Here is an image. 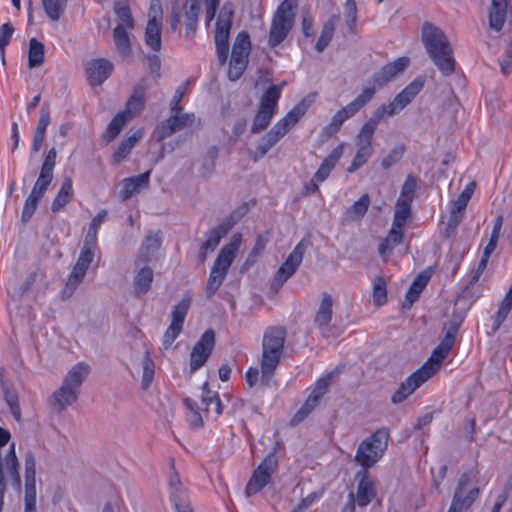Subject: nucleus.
Listing matches in <instances>:
<instances>
[{"label":"nucleus","instance_id":"1","mask_svg":"<svg viewBox=\"0 0 512 512\" xmlns=\"http://www.w3.org/2000/svg\"><path fill=\"white\" fill-rule=\"evenodd\" d=\"M421 40L428 56L441 75L449 77L454 74L456 60L446 34L434 24L425 22L422 26Z\"/></svg>","mask_w":512,"mask_h":512},{"label":"nucleus","instance_id":"2","mask_svg":"<svg viewBox=\"0 0 512 512\" xmlns=\"http://www.w3.org/2000/svg\"><path fill=\"white\" fill-rule=\"evenodd\" d=\"M452 347V344L441 340L434 348L429 359L399 385L391 397V402L393 404L404 402L416 389L435 375L440 370Z\"/></svg>","mask_w":512,"mask_h":512},{"label":"nucleus","instance_id":"3","mask_svg":"<svg viewBox=\"0 0 512 512\" xmlns=\"http://www.w3.org/2000/svg\"><path fill=\"white\" fill-rule=\"evenodd\" d=\"M286 330L284 327H268L262 340L260 381L267 386L274 375L284 352Z\"/></svg>","mask_w":512,"mask_h":512},{"label":"nucleus","instance_id":"4","mask_svg":"<svg viewBox=\"0 0 512 512\" xmlns=\"http://www.w3.org/2000/svg\"><path fill=\"white\" fill-rule=\"evenodd\" d=\"M90 372V368L84 362L74 365L65 376L62 385L50 398L53 409L62 412L68 406L77 401L80 388Z\"/></svg>","mask_w":512,"mask_h":512},{"label":"nucleus","instance_id":"5","mask_svg":"<svg viewBox=\"0 0 512 512\" xmlns=\"http://www.w3.org/2000/svg\"><path fill=\"white\" fill-rule=\"evenodd\" d=\"M389 438V430L382 427L361 441L355 454V462L363 468V471L372 468L382 459L387 450Z\"/></svg>","mask_w":512,"mask_h":512},{"label":"nucleus","instance_id":"6","mask_svg":"<svg viewBox=\"0 0 512 512\" xmlns=\"http://www.w3.org/2000/svg\"><path fill=\"white\" fill-rule=\"evenodd\" d=\"M242 235L234 234L230 242L222 247L211 268L207 281L206 293L208 297L213 296L223 283L228 270L236 257L241 246Z\"/></svg>","mask_w":512,"mask_h":512},{"label":"nucleus","instance_id":"7","mask_svg":"<svg viewBox=\"0 0 512 512\" xmlns=\"http://www.w3.org/2000/svg\"><path fill=\"white\" fill-rule=\"evenodd\" d=\"M297 0H283L271 20L268 44L271 48L280 45L291 32L296 16Z\"/></svg>","mask_w":512,"mask_h":512},{"label":"nucleus","instance_id":"8","mask_svg":"<svg viewBox=\"0 0 512 512\" xmlns=\"http://www.w3.org/2000/svg\"><path fill=\"white\" fill-rule=\"evenodd\" d=\"M256 204V200L250 199L233 210L217 227L210 229L207 239L200 248V257L204 260L207 253L213 252L219 245L221 239L238 223Z\"/></svg>","mask_w":512,"mask_h":512},{"label":"nucleus","instance_id":"9","mask_svg":"<svg viewBox=\"0 0 512 512\" xmlns=\"http://www.w3.org/2000/svg\"><path fill=\"white\" fill-rule=\"evenodd\" d=\"M374 88H363L361 93L346 106L339 109L332 117L329 124L323 128V134L331 137L336 134L342 127L343 123L355 116L362 108H364L374 97Z\"/></svg>","mask_w":512,"mask_h":512},{"label":"nucleus","instance_id":"10","mask_svg":"<svg viewBox=\"0 0 512 512\" xmlns=\"http://www.w3.org/2000/svg\"><path fill=\"white\" fill-rule=\"evenodd\" d=\"M473 480V472L463 473L457 484L448 512H463L468 510L480 494L478 487L468 488Z\"/></svg>","mask_w":512,"mask_h":512},{"label":"nucleus","instance_id":"11","mask_svg":"<svg viewBox=\"0 0 512 512\" xmlns=\"http://www.w3.org/2000/svg\"><path fill=\"white\" fill-rule=\"evenodd\" d=\"M192 303V295L187 292L183 298L174 306L171 313V323L166 329L162 345L164 349L171 347L183 330V324Z\"/></svg>","mask_w":512,"mask_h":512},{"label":"nucleus","instance_id":"12","mask_svg":"<svg viewBox=\"0 0 512 512\" xmlns=\"http://www.w3.org/2000/svg\"><path fill=\"white\" fill-rule=\"evenodd\" d=\"M308 244L309 243L303 239L294 247L292 252L287 256L286 260L277 270L271 284L273 289L278 290L281 288L284 283L295 274L303 261Z\"/></svg>","mask_w":512,"mask_h":512},{"label":"nucleus","instance_id":"13","mask_svg":"<svg viewBox=\"0 0 512 512\" xmlns=\"http://www.w3.org/2000/svg\"><path fill=\"white\" fill-rule=\"evenodd\" d=\"M277 467L278 459H275L273 454H267L248 481L245 488L246 495L248 497L255 495L269 484Z\"/></svg>","mask_w":512,"mask_h":512},{"label":"nucleus","instance_id":"14","mask_svg":"<svg viewBox=\"0 0 512 512\" xmlns=\"http://www.w3.org/2000/svg\"><path fill=\"white\" fill-rule=\"evenodd\" d=\"M95 256V251L90 250V248L83 249L80 252V255L68 276V280L64 286L62 291L63 298H69L76 291L79 284L83 281L86 272L93 262Z\"/></svg>","mask_w":512,"mask_h":512},{"label":"nucleus","instance_id":"15","mask_svg":"<svg viewBox=\"0 0 512 512\" xmlns=\"http://www.w3.org/2000/svg\"><path fill=\"white\" fill-rule=\"evenodd\" d=\"M307 104L304 100L296 104L283 118L278 120L274 126L266 133L267 138L272 144H277L286 133L296 125L299 119L306 113Z\"/></svg>","mask_w":512,"mask_h":512},{"label":"nucleus","instance_id":"16","mask_svg":"<svg viewBox=\"0 0 512 512\" xmlns=\"http://www.w3.org/2000/svg\"><path fill=\"white\" fill-rule=\"evenodd\" d=\"M307 104L304 100L296 104L283 118L278 120L274 126L266 133L267 138L272 144H277L286 133L296 125L299 119L306 113Z\"/></svg>","mask_w":512,"mask_h":512},{"label":"nucleus","instance_id":"17","mask_svg":"<svg viewBox=\"0 0 512 512\" xmlns=\"http://www.w3.org/2000/svg\"><path fill=\"white\" fill-rule=\"evenodd\" d=\"M215 332L212 329L206 330L195 343L190 353V371L192 373L205 365L215 347Z\"/></svg>","mask_w":512,"mask_h":512},{"label":"nucleus","instance_id":"18","mask_svg":"<svg viewBox=\"0 0 512 512\" xmlns=\"http://www.w3.org/2000/svg\"><path fill=\"white\" fill-rule=\"evenodd\" d=\"M410 64V59L407 56H402L396 60L387 63L379 71L375 72L369 81L371 86L367 88H374L375 91L387 85L397 75L402 73Z\"/></svg>","mask_w":512,"mask_h":512},{"label":"nucleus","instance_id":"19","mask_svg":"<svg viewBox=\"0 0 512 512\" xmlns=\"http://www.w3.org/2000/svg\"><path fill=\"white\" fill-rule=\"evenodd\" d=\"M195 121L194 113H177L168 117L166 120L161 122L156 130V137L158 141L170 137L177 131L182 130L185 127L191 126Z\"/></svg>","mask_w":512,"mask_h":512},{"label":"nucleus","instance_id":"20","mask_svg":"<svg viewBox=\"0 0 512 512\" xmlns=\"http://www.w3.org/2000/svg\"><path fill=\"white\" fill-rule=\"evenodd\" d=\"M373 138V135L359 130L355 137L356 154L348 168L349 172H355L372 157L374 152Z\"/></svg>","mask_w":512,"mask_h":512},{"label":"nucleus","instance_id":"21","mask_svg":"<svg viewBox=\"0 0 512 512\" xmlns=\"http://www.w3.org/2000/svg\"><path fill=\"white\" fill-rule=\"evenodd\" d=\"M333 316V297L324 292L314 317V325L320 331L323 337H329L331 328L330 323Z\"/></svg>","mask_w":512,"mask_h":512},{"label":"nucleus","instance_id":"22","mask_svg":"<svg viewBox=\"0 0 512 512\" xmlns=\"http://www.w3.org/2000/svg\"><path fill=\"white\" fill-rule=\"evenodd\" d=\"M470 198L471 194H459L458 198L453 202L448 222L445 227V236L447 238L455 235L457 227L465 215Z\"/></svg>","mask_w":512,"mask_h":512},{"label":"nucleus","instance_id":"23","mask_svg":"<svg viewBox=\"0 0 512 512\" xmlns=\"http://www.w3.org/2000/svg\"><path fill=\"white\" fill-rule=\"evenodd\" d=\"M154 273L148 264L137 265L134 262L133 294L141 297L149 292L152 286Z\"/></svg>","mask_w":512,"mask_h":512},{"label":"nucleus","instance_id":"24","mask_svg":"<svg viewBox=\"0 0 512 512\" xmlns=\"http://www.w3.org/2000/svg\"><path fill=\"white\" fill-rule=\"evenodd\" d=\"M234 9L230 2L224 3L222 6L215 28V42H229L230 30L233 22Z\"/></svg>","mask_w":512,"mask_h":512},{"label":"nucleus","instance_id":"25","mask_svg":"<svg viewBox=\"0 0 512 512\" xmlns=\"http://www.w3.org/2000/svg\"><path fill=\"white\" fill-rule=\"evenodd\" d=\"M425 81L422 77L415 78L390 102L396 112L404 109L422 91Z\"/></svg>","mask_w":512,"mask_h":512},{"label":"nucleus","instance_id":"26","mask_svg":"<svg viewBox=\"0 0 512 512\" xmlns=\"http://www.w3.org/2000/svg\"><path fill=\"white\" fill-rule=\"evenodd\" d=\"M113 64L104 58L92 60L87 67L89 83L93 86L101 85L112 74Z\"/></svg>","mask_w":512,"mask_h":512},{"label":"nucleus","instance_id":"27","mask_svg":"<svg viewBox=\"0 0 512 512\" xmlns=\"http://www.w3.org/2000/svg\"><path fill=\"white\" fill-rule=\"evenodd\" d=\"M147 90L148 86L144 79L134 86L133 92L126 103V107L122 111L126 113V116H129L130 119H133L144 108Z\"/></svg>","mask_w":512,"mask_h":512},{"label":"nucleus","instance_id":"28","mask_svg":"<svg viewBox=\"0 0 512 512\" xmlns=\"http://www.w3.org/2000/svg\"><path fill=\"white\" fill-rule=\"evenodd\" d=\"M359 479L355 500L360 507H366L376 496L374 483L370 479L367 471H359L356 474Z\"/></svg>","mask_w":512,"mask_h":512},{"label":"nucleus","instance_id":"29","mask_svg":"<svg viewBox=\"0 0 512 512\" xmlns=\"http://www.w3.org/2000/svg\"><path fill=\"white\" fill-rule=\"evenodd\" d=\"M250 50L251 41L249 34L246 31L239 32L232 47L230 61L234 64L242 65L247 68Z\"/></svg>","mask_w":512,"mask_h":512},{"label":"nucleus","instance_id":"30","mask_svg":"<svg viewBox=\"0 0 512 512\" xmlns=\"http://www.w3.org/2000/svg\"><path fill=\"white\" fill-rule=\"evenodd\" d=\"M161 233L149 231L136 257V264H149L161 246Z\"/></svg>","mask_w":512,"mask_h":512},{"label":"nucleus","instance_id":"31","mask_svg":"<svg viewBox=\"0 0 512 512\" xmlns=\"http://www.w3.org/2000/svg\"><path fill=\"white\" fill-rule=\"evenodd\" d=\"M396 113V110L390 103L382 104L372 113L370 118L362 125L360 130L374 136L379 123L384 119V117H390Z\"/></svg>","mask_w":512,"mask_h":512},{"label":"nucleus","instance_id":"32","mask_svg":"<svg viewBox=\"0 0 512 512\" xmlns=\"http://www.w3.org/2000/svg\"><path fill=\"white\" fill-rule=\"evenodd\" d=\"M412 194H400L395 207L392 224L404 228L411 215Z\"/></svg>","mask_w":512,"mask_h":512},{"label":"nucleus","instance_id":"33","mask_svg":"<svg viewBox=\"0 0 512 512\" xmlns=\"http://www.w3.org/2000/svg\"><path fill=\"white\" fill-rule=\"evenodd\" d=\"M507 2L491 1L489 9V27L491 30L500 32L507 18Z\"/></svg>","mask_w":512,"mask_h":512},{"label":"nucleus","instance_id":"34","mask_svg":"<svg viewBox=\"0 0 512 512\" xmlns=\"http://www.w3.org/2000/svg\"><path fill=\"white\" fill-rule=\"evenodd\" d=\"M142 137V129H137L132 135L123 139L113 153L114 162L120 163L123 161Z\"/></svg>","mask_w":512,"mask_h":512},{"label":"nucleus","instance_id":"35","mask_svg":"<svg viewBox=\"0 0 512 512\" xmlns=\"http://www.w3.org/2000/svg\"><path fill=\"white\" fill-rule=\"evenodd\" d=\"M339 22V16L338 15H332L329 17V19L324 23L321 34L316 42L315 49L317 52L321 53L325 50V48L329 45L331 42L336 25Z\"/></svg>","mask_w":512,"mask_h":512},{"label":"nucleus","instance_id":"36","mask_svg":"<svg viewBox=\"0 0 512 512\" xmlns=\"http://www.w3.org/2000/svg\"><path fill=\"white\" fill-rule=\"evenodd\" d=\"M498 240V237L490 236L489 241L484 248L483 255L478 263L477 269L468 282L469 286H473L479 281L480 276L487 267V263L491 254L495 251L497 247Z\"/></svg>","mask_w":512,"mask_h":512},{"label":"nucleus","instance_id":"37","mask_svg":"<svg viewBox=\"0 0 512 512\" xmlns=\"http://www.w3.org/2000/svg\"><path fill=\"white\" fill-rule=\"evenodd\" d=\"M162 24H155L153 22H147L144 41L154 52H160L162 49Z\"/></svg>","mask_w":512,"mask_h":512},{"label":"nucleus","instance_id":"38","mask_svg":"<svg viewBox=\"0 0 512 512\" xmlns=\"http://www.w3.org/2000/svg\"><path fill=\"white\" fill-rule=\"evenodd\" d=\"M404 228L392 227L388 233V236L380 243L378 252L381 256H384L387 252H391L397 245L403 241Z\"/></svg>","mask_w":512,"mask_h":512},{"label":"nucleus","instance_id":"39","mask_svg":"<svg viewBox=\"0 0 512 512\" xmlns=\"http://www.w3.org/2000/svg\"><path fill=\"white\" fill-rule=\"evenodd\" d=\"M284 86L285 82L268 87L261 97L259 107L275 112Z\"/></svg>","mask_w":512,"mask_h":512},{"label":"nucleus","instance_id":"40","mask_svg":"<svg viewBox=\"0 0 512 512\" xmlns=\"http://www.w3.org/2000/svg\"><path fill=\"white\" fill-rule=\"evenodd\" d=\"M150 179V171H146L137 176L125 178L122 180V188L120 192H140L148 188Z\"/></svg>","mask_w":512,"mask_h":512},{"label":"nucleus","instance_id":"41","mask_svg":"<svg viewBox=\"0 0 512 512\" xmlns=\"http://www.w3.org/2000/svg\"><path fill=\"white\" fill-rule=\"evenodd\" d=\"M130 120L131 119L129 118V116L128 117L126 116V113L121 112V111L118 112L112 118V120L107 125L105 131L103 132V135H102L103 139L106 140L107 142H110L113 139H115L121 132L124 125Z\"/></svg>","mask_w":512,"mask_h":512},{"label":"nucleus","instance_id":"42","mask_svg":"<svg viewBox=\"0 0 512 512\" xmlns=\"http://www.w3.org/2000/svg\"><path fill=\"white\" fill-rule=\"evenodd\" d=\"M186 34H194L197 30L198 16L200 12V0H186Z\"/></svg>","mask_w":512,"mask_h":512},{"label":"nucleus","instance_id":"43","mask_svg":"<svg viewBox=\"0 0 512 512\" xmlns=\"http://www.w3.org/2000/svg\"><path fill=\"white\" fill-rule=\"evenodd\" d=\"M113 38L117 50L122 57H127L131 53V44L129 34L123 25L118 24L113 30Z\"/></svg>","mask_w":512,"mask_h":512},{"label":"nucleus","instance_id":"44","mask_svg":"<svg viewBox=\"0 0 512 512\" xmlns=\"http://www.w3.org/2000/svg\"><path fill=\"white\" fill-rule=\"evenodd\" d=\"M45 56V47L43 43L36 38L29 40L28 67L35 68L43 64Z\"/></svg>","mask_w":512,"mask_h":512},{"label":"nucleus","instance_id":"45","mask_svg":"<svg viewBox=\"0 0 512 512\" xmlns=\"http://www.w3.org/2000/svg\"><path fill=\"white\" fill-rule=\"evenodd\" d=\"M36 460L29 451L25 455V492H36Z\"/></svg>","mask_w":512,"mask_h":512},{"label":"nucleus","instance_id":"46","mask_svg":"<svg viewBox=\"0 0 512 512\" xmlns=\"http://www.w3.org/2000/svg\"><path fill=\"white\" fill-rule=\"evenodd\" d=\"M44 11L52 21H58L66 10L68 0H41Z\"/></svg>","mask_w":512,"mask_h":512},{"label":"nucleus","instance_id":"47","mask_svg":"<svg viewBox=\"0 0 512 512\" xmlns=\"http://www.w3.org/2000/svg\"><path fill=\"white\" fill-rule=\"evenodd\" d=\"M274 114L275 112L271 110H266L259 107L253 120L251 132L256 134L266 129L270 124Z\"/></svg>","mask_w":512,"mask_h":512},{"label":"nucleus","instance_id":"48","mask_svg":"<svg viewBox=\"0 0 512 512\" xmlns=\"http://www.w3.org/2000/svg\"><path fill=\"white\" fill-rule=\"evenodd\" d=\"M339 371L337 369L325 374L324 376L320 377L316 384L314 389L312 390L310 397H315L314 400L317 402L320 401L322 396L327 392L328 387L331 384L332 378L337 375Z\"/></svg>","mask_w":512,"mask_h":512},{"label":"nucleus","instance_id":"49","mask_svg":"<svg viewBox=\"0 0 512 512\" xmlns=\"http://www.w3.org/2000/svg\"><path fill=\"white\" fill-rule=\"evenodd\" d=\"M315 397L308 396L305 403L300 407V409L295 413V415L290 420L291 426H296L301 423L318 405L319 402L314 400Z\"/></svg>","mask_w":512,"mask_h":512},{"label":"nucleus","instance_id":"50","mask_svg":"<svg viewBox=\"0 0 512 512\" xmlns=\"http://www.w3.org/2000/svg\"><path fill=\"white\" fill-rule=\"evenodd\" d=\"M184 405H185L186 409L189 411V413L187 414V418L190 423V426L193 428L202 427L203 419L198 410L197 403L190 398H185Z\"/></svg>","mask_w":512,"mask_h":512},{"label":"nucleus","instance_id":"51","mask_svg":"<svg viewBox=\"0 0 512 512\" xmlns=\"http://www.w3.org/2000/svg\"><path fill=\"white\" fill-rule=\"evenodd\" d=\"M142 367H143V376L141 381V386L143 389H147L154 378L155 373V364L153 360L151 359L148 352L145 353L143 360H142Z\"/></svg>","mask_w":512,"mask_h":512},{"label":"nucleus","instance_id":"52","mask_svg":"<svg viewBox=\"0 0 512 512\" xmlns=\"http://www.w3.org/2000/svg\"><path fill=\"white\" fill-rule=\"evenodd\" d=\"M387 301V285L383 277H376L373 283V302L382 306Z\"/></svg>","mask_w":512,"mask_h":512},{"label":"nucleus","instance_id":"53","mask_svg":"<svg viewBox=\"0 0 512 512\" xmlns=\"http://www.w3.org/2000/svg\"><path fill=\"white\" fill-rule=\"evenodd\" d=\"M511 309H512V303L503 299L502 302L500 303L499 309L493 319V324L491 327V332L493 334H495L500 329L503 322L507 319Z\"/></svg>","mask_w":512,"mask_h":512},{"label":"nucleus","instance_id":"54","mask_svg":"<svg viewBox=\"0 0 512 512\" xmlns=\"http://www.w3.org/2000/svg\"><path fill=\"white\" fill-rule=\"evenodd\" d=\"M43 194H29L23 207L21 219L24 223L28 222L33 216L39 201Z\"/></svg>","mask_w":512,"mask_h":512},{"label":"nucleus","instance_id":"55","mask_svg":"<svg viewBox=\"0 0 512 512\" xmlns=\"http://www.w3.org/2000/svg\"><path fill=\"white\" fill-rule=\"evenodd\" d=\"M344 8L348 30L350 33H354L357 22V6L355 0H346Z\"/></svg>","mask_w":512,"mask_h":512},{"label":"nucleus","instance_id":"56","mask_svg":"<svg viewBox=\"0 0 512 512\" xmlns=\"http://www.w3.org/2000/svg\"><path fill=\"white\" fill-rule=\"evenodd\" d=\"M190 84V79H187L185 82H183L181 85H179L170 101V109L173 112L180 113L182 112L183 108L181 106V101L183 97L185 96V93L187 91V87Z\"/></svg>","mask_w":512,"mask_h":512},{"label":"nucleus","instance_id":"57","mask_svg":"<svg viewBox=\"0 0 512 512\" xmlns=\"http://www.w3.org/2000/svg\"><path fill=\"white\" fill-rule=\"evenodd\" d=\"M169 487H170V499H176L177 497H184L188 496L187 490L183 487L181 480L179 478V475L174 472L173 475H171L169 480Z\"/></svg>","mask_w":512,"mask_h":512},{"label":"nucleus","instance_id":"58","mask_svg":"<svg viewBox=\"0 0 512 512\" xmlns=\"http://www.w3.org/2000/svg\"><path fill=\"white\" fill-rule=\"evenodd\" d=\"M370 200L368 194H362L358 201H356L348 210L349 214H352V218H361L365 215L368 210Z\"/></svg>","mask_w":512,"mask_h":512},{"label":"nucleus","instance_id":"59","mask_svg":"<svg viewBox=\"0 0 512 512\" xmlns=\"http://www.w3.org/2000/svg\"><path fill=\"white\" fill-rule=\"evenodd\" d=\"M404 151H405V148L404 146H399V147H395L393 148L389 153L388 155H386L383 159H382V162H381V166L384 168V169H389L391 168L393 165H395L396 163H398L403 155H404Z\"/></svg>","mask_w":512,"mask_h":512},{"label":"nucleus","instance_id":"60","mask_svg":"<svg viewBox=\"0 0 512 512\" xmlns=\"http://www.w3.org/2000/svg\"><path fill=\"white\" fill-rule=\"evenodd\" d=\"M53 178V171L41 168L39 177L31 192H45Z\"/></svg>","mask_w":512,"mask_h":512},{"label":"nucleus","instance_id":"61","mask_svg":"<svg viewBox=\"0 0 512 512\" xmlns=\"http://www.w3.org/2000/svg\"><path fill=\"white\" fill-rule=\"evenodd\" d=\"M498 61L503 75L507 76L512 73V41L508 43L504 54Z\"/></svg>","mask_w":512,"mask_h":512},{"label":"nucleus","instance_id":"62","mask_svg":"<svg viewBox=\"0 0 512 512\" xmlns=\"http://www.w3.org/2000/svg\"><path fill=\"white\" fill-rule=\"evenodd\" d=\"M204 406L207 415L211 412L210 407L213 406L215 419H217L223 413V405L217 393H214L212 398H204Z\"/></svg>","mask_w":512,"mask_h":512},{"label":"nucleus","instance_id":"63","mask_svg":"<svg viewBox=\"0 0 512 512\" xmlns=\"http://www.w3.org/2000/svg\"><path fill=\"white\" fill-rule=\"evenodd\" d=\"M14 33V27L10 22L4 23L0 27V53L3 54L11 41Z\"/></svg>","mask_w":512,"mask_h":512},{"label":"nucleus","instance_id":"64","mask_svg":"<svg viewBox=\"0 0 512 512\" xmlns=\"http://www.w3.org/2000/svg\"><path fill=\"white\" fill-rule=\"evenodd\" d=\"M148 21L155 24H162L163 10L160 0H152L150 2Z\"/></svg>","mask_w":512,"mask_h":512}]
</instances>
